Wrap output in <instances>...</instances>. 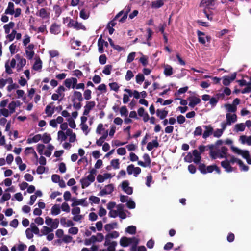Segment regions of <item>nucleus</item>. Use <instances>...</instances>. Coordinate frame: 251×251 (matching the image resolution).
<instances>
[{"label":"nucleus","instance_id":"nucleus-1","mask_svg":"<svg viewBox=\"0 0 251 251\" xmlns=\"http://www.w3.org/2000/svg\"><path fill=\"white\" fill-rule=\"evenodd\" d=\"M131 10V6L130 5L126 6L125 8L120 11L115 16V20H118V18L123 15V17L119 20L120 23H124L127 18L128 14Z\"/></svg>","mask_w":251,"mask_h":251},{"label":"nucleus","instance_id":"nucleus-2","mask_svg":"<svg viewBox=\"0 0 251 251\" xmlns=\"http://www.w3.org/2000/svg\"><path fill=\"white\" fill-rule=\"evenodd\" d=\"M139 239L135 238H128L125 236L122 237L120 241V245L124 247H127L129 244L132 243L138 244Z\"/></svg>","mask_w":251,"mask_h":251},{"label":"nucleus","instance_id":"nucleus-3","mask_svg":"<svg viewBox=\"0 0 251 251\" xmlns=\"http://www.w3.org/2000/svg\"><path fill=\"white\" fill-rule=\"evenodd\" d=\"M67 27L69 28H73L76 30H86V27L81 23H78L77 21L70 20V22L67 24Z\"/></svg>","mask_w":251,"mask_h":251},{"label":"nucleus","instance_id":"nucleus-4","mask_svg":"<svg viewBox=\"0 0 251 251\" xmlns=\"http://www.w3.org/2000/svg\"><path fill=\"white\" fill-rule=\"evenodd\" d=\"M231 149L234 152L241 155L243 157L246 159H248L250 156L249 152L247 150H241L237 147L233 146L231 147Z\"/></svg>","mask_w":251,"mask_h":251},{"label":"nucleus","instance_id":"nucleus-5","mask_svg":"<svg viewBox=\"0 0 251 251\" xmlns=\"http://www.w3.org/2000/svg\"><path fill=\"white\" fill-rule=\"evenodd\" d=\"M143 158L145 161V162H143L142 161H138V165L143 167H151V160L150 157V156L147 153L144 154L143 156Z\"/></svg>","mask_w":251,"mask_h":251},{"label":"nucleus","instance_id":"nucleus-6","mask_svg":"<svg viewBox=\"0 0 251 251\" xmlns=\"http://www.w3.org/2000/svg\"><path fill=\"white\" fill-rule=\"evenodd\" d=\"M50 31L51 34L57 35L61 32V25L56 23L51 24L50 28Z\"/></svg>","mask_w":251,"mask_h":251},{"label":"nucleus","instance_id":"nucleus-7","mask_svg":"<svg viewBox=\"0 0 251 251\" xmlns=\"http://www.w3.org/2000/svg\"><path fill=\"white\" fill-rule=\"evenodd\" d=\"M129 182L127 180H125L121 183L122 190L128 195H131L133 193V188L129 186Z\"/></svg>","mask_w":251,"mask_h":251},{"label":"nucleus","instance_id":"nucleus-8","mask_svg":"<svg viewBox=\"0 0 251 251\" xmlns=\"http://www.w3.org/2000/svg\"><path fill=\"white\" fill-rule=\"evenodd\" d=\"M236 73H233L231 76H225L223 77V84L225 86H228L236 77Z\"/></svg>","mask_w":251,"mask_h":251},{"label":"nucleus","instance_id":"nucleus-9","mask_svg":"<svg viewBox=\"0 0 251 251\" xmlns=\"http://www.w3.org/2000/svg\"><path fill=\"white\" fill-rule=\"evenodd\" d=\"M86 198L76 200L75 198L72 199V201H73L71 204L72 207H75L77 205H83L84 206H87L88 203L86 202Z\"/></svg>","mask_w":251,"mask_h":251},{"label":"nucleus","instance_id":"nucleus-10","mask_svg":"<svg viewBox=\"0 0 251 251\" xmlns=\"http://www.w3.org/2000/svg\"><path fill=\"white\" fill-rule=\"evenodd\" d=\"M203 127L205 128V130L202 134V138L203 139H206L213 134V128L210 125L203 126Z\"/></svg>","mask_w":251,"mask_h":251},{"label":"nucleus","instance_id":"nucleus-11","mask_svg":"<svg viewBox=\"0 0 251 251\" xmlns=\"http://www.w3.org/2000/svg\"><path fill=\"white\" fill-rule=\"evenodd\" d=\"M114 191V186L112 184H109L105 186V188L102 189L100 192V196L110 194Z\"/></svg>","mask_w":251,"mask_h":251},{"label":"nucleus","instance_id":"nucleus-12","mask_svg":"<svg viewBox=\"0 0 251 251\" xmlns=\"http://www.w3.org/2000/svg\"><path fill=\"white\" fill-rule=\"evenodd\" d=\"M188 100L189 101V106L192 108L194 107L201 102V100L199 98L195 96L189 97L188 98Z\"/></svg>","mask_w":251,"mask_h":251},{"label":"nucleus","instance_id":"nucleus-13","mask_svg":"<svg viewBox=\"0 0 251 251\" xmlns=\"http://www.w3.org/2000/svg\"><path fill=\"white\" fill-rule=\"evenodd\" d=\"M16 58L18 60H19L17 64V71H20L22 69L23 67L25 65L26 61L25 58H21L19 54H17L16 55Z\"/></svg>","mask_w":251,"mask_h":251},{"label":"nucleus","instance_id":"nucleus-14","mask_svg":"<svg viewBox=\"0 0 251 251\" xmlns=\"http://www.w3.org/2000/svg\"><path fill=\"white\" fill-rule=\"evenodd\" d=\"M221 164L227 172H231L234 170V168L230 165V162L227 160L222 161Z\"/></svg>","mask_w":251,"mask_h":251},{"label":"nucleus","instance_id":"nucleus-15","mask_svg":"<svg viewBox=\"0 0 251 251\" xmlns=\"http://www.w3.org/2000/svg\"><path fill=\"white\" fill-rule=\"evenodd\" d=\"M159 146L157 141V137H155V139L152 140V142H149L147 146V149L148 151H151L154 148H157Z\"/></svg>","mask_w":251,"mask_h":251},{"label":"nucleus","instance_id":"nucleus-16","mask_svg":"<svg viewBox=\"0 0 251 251\" xmlns=\"http://www.w3.org/2000/svg\"><path fill=\"white\" fill-rule=\"evenodd\" d=\"M76 100H77L79 102H81L83 100V98L80 92L77 91L74 92L72 101V102H74Z\"/></svg>","mask_w":251,"mask_h":251},{"label":"nucleus","instance_id":"nucleus-17","mask_svg":"<svg viewBox=\"0 0 251 251\" xmlns=\"http://www.w3.org/2000/svg\"><path fill=\"white\" fill-rule=\"evenodd\" d=\"M226 120L227 124L230 125L231 123H235L237 121V116L235 114L231 115L229 113L226 114Z\"/></svg>","mask_w":251,"mask_h":251},{"label":"nucleus","instance_id":"nucleus-18","mask_svg":"<svg viewBox=\"0 0 251 251\" xmlns=\"http://www.w3.org/2000/svg\"><path fill=\"white\" fill-rule=\"evenodd\" d=\"M164 2L163 0H157L151 2V6L153 9H158L163 6Z\"/></svg>","mask_w":251,"mask_h":251},{"label":"nucleus","instance_id":"nucleus-19","mask_svg":"<svg viewBox=\"0 0 251 251\" xmlns=\"http://www.w3.org/2000/svg\"><path fill=\"white\" fill-rule=\"evenodd\" d=\"M119 235L118 232L116 231H113L112 233H108L105 236V242L104 245H106L107 242L110 241V238H116Z\"/></svg>","mask_w":251,"mask_h":251},{"label":"nucleus","instance_id":"nucleus-20","mask_svg":"<svg viewBox=\"0 0 251 251\" xmlns=\"http://www.w3.org/2000/svg\"><path fill=\"white\" fill-rule=\"evenodd\" d=\"M156 113L157 116L160 119L163 120L167 116L168 111L165 109H157Z\"/></svg>","mask_w":251,"mask_h":251},{"label":"nucleus","instance_id":"nucleus-21","mask_svg":"<svg viewBox=\"0 0 251 251\" xmlns=\"http://www.w3.org/2000/svg\"><path fill=\"white\" fill-rule=\"evenodd\" d=\"M194 156L193 161L196 164H198L200 162L201 157V153L197 150H194L193 151V154Z\"/></svg>","mask_w":251,"mask_h":251},{"label":"nucleus","instance_id":"nucleus-22","mask_svg":"<svg viewBox=\"0 0 251 251\" xmlns=\"http://www.w3.org/2000/svg\"><path fill=\"white\" fill-rule=\"evenodd\" d=\"M14 13V5L12 2H9L8 7L5 11V14L13 15Z\"/></svg>","mask_w":251,"mask_h":251},{"label":"nucleus","instance_id":"nucleus-23","mask_svg":"<svg viewBox=\"0 0 251 251\" xmlns=\"http://www.w3.org/2000/svg\"><path fill=\"white\" fill-rule=\"evenodd\" d=\"M37 15L41 17L43 19L47 18L49 17V14L47 13L46 9L44 8H42L39 10Z\"/></svg>","mask_w":251,"mask_h":251},{"label":"nucleus","instance_id":"nucleus-24","mask_svg":"<svg viewBox=\"0 0 251 251\" xmlns=\"http://www.w3.org/2000/svg\"><path fill=\"white\" fill-rule=\"evenodd\" d=\"M42 61L40 58H39L38 59H37L34 62L32 68L35 71H39L42 69Z\"/></svg>","mask_w":251,"mask_h":251},{"label":"nucleus","instance_id":"nucleus-25","mask_svg":"<svg viewBox=\"0 0 251 251\" xmlns=\"http://www.w3.org/2000/svg\"><path fill=\"white\" fill-rule=\"evenodd\" d=\"M173 68L169 65L164 66V74L166 76H170L173 74Z\"/></svg>","mask_w":251,"mask_h":251},{"label":"nucleus","instance_id":"nucleus-26","mask_svg":"<svg viewBox=\"0 0 251 251\" xmlns=\"http://www.w3.org/2000/svg\"><path fill=\"white\" fill-rule=\"evenodd\" d=\"M15 26V23L13 22H10L8 24H6L4 25L3 28L5 30V32L6 34H9L11 28H13Z\"/></svg>","mask_w":251,"mask_h":251},{"label":"nucleus","instance_id":"nucleus-27","mask_svg":"<svg viewBox=\"0 0 251 251\" xmlns=\"http://www.w3.org/2000/svg\"><path fill=\"white\" fill-rule=\"evenodd\" d=\"M25 153L26 155H27L29 153H33L34 154V157L37 159H38V155L36 153L35 151H34V148L32 147L26 148L25 150Z\"/></svg>","mask_w":251,"mask_h":251},{"label":"nucleus","instance_id":"nucleus-28","mask_svg":"<svg viewBox=\"0 0 251 251\" xmlns=\"http://www.w3.org/2000/svg\"><path fill=\"white\" fill-rule=\"evenodd\" d=\"M214 0H202L200 3V6H203L206 4V6H210L214 5Z\"/></svg>","mask_w":251,"mask_h":251},{"label":"nucleus","instance_id":"nucleus-29","mask_svg":"<svg viewBox=\"0 0 251 251\" xmlns=\"http://www.w3.org/2000/svg\"><path fill=\"white\" fill-rule=\"evenodd\" d=\"M117 226V223L116 222H114L112 223L106 224L104 226V228L106 231L109 232L113 228H116Z\"/></svg>","mask_w":251,"mask_h":251},{"label":"nucleus","instance_id":"nucleus-30","mask_svg":"<svg viewBox=\"0 0 251 251\" xmlns=\"http://www.w3.org/2000/svg\"><path fill=\"white\" fill-rule=\"evenodd\" d=\"M197 35L198 36V41L199 42L204 45L205 44V40L203 37H202V36H204L205 34L204 32H202L201 31L198 30L197 31Z\"/></svg>","mask_w":251,"mask_h":251},{"label":"nucleus","instance_id":"nucleus-31","mask_svg":"<svg viewBox=\"0 0 251 251\" xmlns=\"http://www.w3.org/2000/svg\"><path fill=\"white\" fill-rule=\"evenodd\" d=\"M105 245H109L107 250L108 251H115V247L117 245V243L115 241H112L110 242V241L107 242Z\"/></svg>","mask_w":251,"mask_h":251},{"label":"nucleus","instance_id":"nucleus-32","mask_svg":"<svg viewBox=\"0 0 251 251\" xmlns=\"http://www.w3.org/2000/svg\"><path fill=\"white\" fill-rule=\"evenodd\" d=\"M82 189H84L88 187L91 183L89 180H87L85 178L83 177L80 180Z\"/></svg>","mask_w":251,"mask_h":251},{"label":"nucleus","instance_id":"nucleus-33","mask_svg":"<svg viewBox=\"0 0 251 251\" xmlns=\"http://www.w3.org/2000/svg\"><path fill=\"white\" fill-rule=\"evenodd\" d=\"M98 50L99 52L100 53H102L104 52V45L102 42V37L100 36L98 39Z\"/></svg>","mask_w":251,"mask_h":251},{"label":"nucleus","instance_id":"nucleus-34","mask_svg":"<svg viewBox=\"0 0 251 251\" xmlns=\"http://www.w3.org/2000/svg\"><path fill=\"white\" fill-rule=\"evenodd\" d=\"M125 231L130 234H135L136 232V227L134 226H128L126 228Z\"/></svg>","mask_w":251,"mask_h":251},{"label":"nucleus","instance_id":"nucleus-35","mask_svg":"<svg viewBox=\"0 0 251 251\" xmlns=\"http://www.w3.org/2000/svg\"><path fill=\"white\" fill-rule=\"evenodd\" d=\"M41 139L42 140V141L44 143L48 144L51 140V138L49 134L45 133L43 134Z\"/></svg>","mask_w":251,"mask_h":251},{"label":"nucleus","instance_id":"nucleus-36","mask_svg":"<svg viewBox=\"0 0 251 251\" xmlns=\"http://www.w3.org/2000/svg\"><path fill=\"white\" fill-rule=\"evenodd\" d=\"M51 214L52 215H57L60 213V209L59 205H55L53 206L51 209Z\"/></svg>","mask_w":251,"mask_h":251},{"label":"nucleus","instance_id":"nucleus-37","mask_svg":"<svg viewBox=\"0 0 251 251\" xmlns=\"http://www.w3.org/2000/svg\"><path fill=\"white\" fill-rule=\"evenodd\" d=\"M111 165L113 166L115 169H117L120 168V162L119 159H113L110 162Z\"/></svg>","mask_w":251,"mask_h":251},{"label":"nucleus","instance_id":"nucleus-38","mask_svg":"<svg viewBox=\"0 0 251 251\" xmlns=\"http://www.w3.org/2000/svg\"><path fill=\"white\" fill-rule=\"evenodd\" d=\"M16 106V103L14 101H12L9 104L8 107L9 109L10 114H12L15 112Z\"/></svg>","mask_w":251,"mask_h":251},{"label":"nucleus","instance_id":"nucleus-39","mask_svg":"<svg viewBox=\"0 0 251 251\" xmlns=\"http://www.w3.org/2000/svg\"><path fill=\"white\" fill-rule=\"evenodd\" d=\"M245 128V125L244 123L236 124L235 126V130L236 132L243 131Z\"/></svg>","mask_w":251,"mask_h":251},{"label":"nucleus","instance_id":"nucleus-40","mask_svg":"<svg viewBox=\"0 0 251 251\" xmlns=\"http://www.w3.org/2000/svg\"><path fill=\"white\" fill-rule=\"evenodd\" d=\"M225 107L230 112H235L237 110V107L230 104H226L225 105Z\"/></svg>","mask_w":251,"mask_h":251},{"label":"nucleus","instance_id":"nucleus-41","mask_svg":"<svg viewBox=\"0 0 251 251\" xmlns=\"http://www.w3.org/2000/svg\"><path fill=\"white\" fill-rule=\"evenodd\" d=\"M142 57L139 59V62L142 64L143 66H146L148 64V58L147 56L143 55L142 53Z\"/></svg>","mask_w":251,"mask_h":251},{"label":"nucleus","instance_id":"nucleus-42","mask_svg":"<svg viewBox=\"0 0 251 251\" xmlns=\"http://www.w3.org/2000/svg\"><path fill=\"white\" fill-rule=\"evenodd\" d=\"M112 69V66L111 65H107L105 66L104 69L102 71V73L106 75H109L111 73Z\"/></svg>","mask_w":251,"mask_h":251},{"label":"nucleus","instance_id":"nucleus-43","mask_svg":"<svg viewBox=\"0 0 251 251\" xmlns=\"http://www.w3.org/2000/svg\"><path fill=\"white\" fill-rule=\"evenodd\" d=\"M45 113L48 116L50 117L54 113V108H52L50 105H48L45 108Z\"/></svg>","mask_w":251,"mask_h":251},{"label":"nucleus","instance_id":"nucleus-44","mask_svg":"<svg viewBox=\"0 0 251 251\" xmlns=\"http://www.w3.org/2000/svg\"><path fill=\"white\" fill-rule=\"evenodd\" d=\"M194 136H201L202 135V129L201 126H199L195 128L193 132Z\"/></svg>","mask_w":251,"mask_h":251},{"label":"nucleus","instance_id":"nucleus-45","mask_svg":"<svg viewBox=\"0 0 251 251\" xmlns=\"http://www.w3.org/2000/svg\"><path fill=\"white\" fill-rule=\"evenodd\" d=\"M67 139V136L62 131H59L58 132V140H60L61 142L65 141Z\"/></svg>","mask_w":251,"mask_h":251},{"label":"nucleus","instance_id":"nucleus-46","mask_svg":"<svg viewBox=\"0 0 251 251\" xmlns=\"http://www.w3.org/2000/svg\"><path fill=\"white\" fill-rule=\"evenodd\" d=\"M144 79L145 77L142 74L139 73L136 76V81L138 84H141L144 81Z\"/></svg>","mask_w":251,"mask_h":251},{"label":"nucleus","instance_id":"nucleus-47","mask_svg":"<svg viewBox=\"0 0 251 251\" xmlns=\"http://www.w3.org/2000/svg\"><path fill=\"white\" fill-rule=\"evenodd\" d=\"M95 106V102L94 101H87L84 108L89 109L91 111Z\"/></svg>","mask_w":251,"mask_h":251},{"label":"nucleus","instance_id":"nucleus-48","mask_svg":"<svg viewBox=\"0 0 251 251\" xmlns=\"http://www.w3.org/2000/svg\"><path fill=\"white\" fill-rule=\"evenodd\" d=\"M92 92L90 89L86 90L83 93L84 99L86 100H89L91 98Z\"/></svg>","mask_w":251,"mask_h":251},{"label":"nucleus","instance_id":"nucleus-49","mask_svg":"<svg viewBox=\"0 0 251 251\" xmlns=\"http://www.w3.org/2000/svg\"><path fill=\"white\" fill-rule=\"evenodd\" d=\"M120 114L121 116H124L125 117L127 116L128 114V110L126 106H123L121 107L120 110Z\"/></svg>","mask_w":251,"mask_h":251},{"label":"nucleus","instance_id":"nucleus-50","mask_svg":"<svg viewBox=\"0 0 251 251\" xmlns=\"http://www.w3.org/2000/svg\"><path fill=\"white\" fill-rule=\"evenodd\" d=\"M10 114L9 111L6 108H2L0 109V117L3 115L5 117L9 116Z\"/></svg>","mask_w":251,"mask_h":251},{"label":"nucleus","instance_id":"nucleus-51","mask_svg":"<svg viewBox=\"0 0 251 251\" xmlns=\"http://www.w3.org/2000/svg\"><path fill=\"white\" fill-rule=\"evenodd\" d=\"M238 165L241 168V170L243 171H247L249 170V167L245 165L243 162L241 160L239 161Z\"/></svg>","mask_w":251,"mask_h":251},{"label":"nucleus","instance_id":"nucleus-52","mask_svg":"<svg viewBox=\"0 0 251 251\" xmlns=\"http://www.w3.org/2000/svg\"><path fill=\"white\" fill-rule=\"evenodd\" d=\"M109 85L111 90H114L116 92H117L119 89V86L118 83L116 82L110 83H109Z\"/></svg>","mask_w":251,"mask_h":251},{"label":"nucleus","instance_id":"nucleus-53","mask_svg":"<svg viewBox=\"0 0 251 251\" xmlns=\"http://www.w3.org/2000/svg\"><path fill=\"white\" fill-rule=\"evenodd\" d=\"M206 165L203 163H200L199 166V170L203 174L207 173Z\"/></svg>","mask_w":251,"mask_h":251},{"label":"nucleus","instance_id":"nucleus-54","mask_svg":"<svg viewBox=\"0 0 251 251\" xmlns=\"http://www.w3.org/2000/svg\"><path fill=\"white\" fill-rule=\"evenodd\" d=\"M135 56V52H132L130 53L127 56L126 62L129 63L132 62L134 59Z\"/></svg>","mask_w":251,"mask_h":251},{"label":"nucleus","instance_id":"nucleus-55","mask_svg":"<svg viewBox=\"0 0 251 251\" xmlns=\"http://www.w3.org/2000/svg\"><path fill=\"white\" fill-rule=\"evenodd\" d=\"M223 131L221 129H217L214 131H213V136L215 137L219 138L222 136L223 134Z\"/></svg>","mask_w":251,"mask_h":251},{"label":"nucleus","instance_id":"nucleus-56","mask_svg":"<svg viewBox=\"0 0 251 251\" xmlns=\"http://www.w3.org/2000/svg\"><path fill=\"white\" fill-rule=\"evenodd\" d=\"M61 209L62 211L66 212H69L70 211V206L67 202H63L61 205Z\"/></svg>","mask_w":251,"mask_h":251},{"label":"nucleus","instance_id":"nucleus-57","mask_svg":"<svg viewBox=\"0 0 251 251\" xmlns=\"http://www.w3.org/2000/svg\"><path fill=\"white\" fill-rule=\"evenodd\" d=\"M133 76V72L131 70H128L126 72L125 79L126 81H129Z\"/></svg>","mask_w":251,"mask_h":251},{"label":"nucleus","instance_id":"nucleus-58","mask_svg":"<svg viewBox=\"0 0 251 251\" xmlns=\"http://www.w3.org/2000/svg\"><path fill=\"white\" fill-rule=\"evenodd\" d=\"M107 57L105 54H102L100 56L99 61L100 64L104 65L106 63Z\"/></svg>","mask_w":251,"mask_h":251},{"label":"nucleus","instance_id":"nucleus-59","mask_svg":"<svg viewBox=\"0 0 251 251\" xmlns=\"http://www.w3.org/2000/svg\"><path fill=\"white\" fill-rule=\"evenodd\" d=\"M52 231L51 228L44 226L43 227L42 232L44 235H47Z\"/></svg>","mask_w":251,"mask_h":251},{"label":"nucleus","instance_id":"nucleus-60","mask_svg":"<svg viewBox=\"0 0 251 251\" xmlns=\"http://www.w3.org/2000/svg\"><path fill=\"white\" fill-rule=\"evenodd\" d=\"M135 203L132 200H129L126 203V206L129 209H134L135 207Z\"/></svg>","mask_w":251,"mask_h":251},{"label":"nucleus","instance_id":"nucleus-61","mask_svg":"<svg viewBox=\"0 0 251 251\" xmlns=\"http://www.w3.org/2000/svg\"><path fill=\"white\" fill-rule=\"evenodd\" d=\"M78 232V229L76 227H71L69 228L68 232L73 235H76Z\"/></svg>","mask_w":251,"mask_h":251},{"label":"nucleus","instance_id":"nucleus-62","mask_svg":"<svg viewBox=\"0 0 251 251\" xmlns=\"http://www.w3.org/2000/svg\"><path fill=\"white\" fill-rule=\"evenodd\" d=\"M89 200L96 204H99L100 201V199L99 197L94 196H91L89 197Z\"/></svg>","mask_w":251,"mask_h":251},{"label":"nucleus","instance_id":"nucleus-63","mask_svg":"<svg viewBox=\"0 0 251 251\" xmlns=\"http://www.w3.org/2000/svg\"><path fill=\"white\" fill-rule=\"evenodd\" d=\"M25 53H26L27 58L29 60L31 59L33 57L34 55L35 54L34 51H33V50L29 51L27 50H25Z\"/></svg>","mask_w":251,"mask_h":251},{"label":"nucleus","instance_id":"nucleus-64","mask_svg":"<svg viewBox=\"0 0 251 251\" xmlns=\"http://www.w3.org/2000/svg\"><path fill=\"white\" fill-rule=\"evenodd\" d=\"M51 180L54 183H58L60 180V176L57 174H53L51 176Z\"/></svg>","mask_w":251,"mask_h":251}]
</instances>
